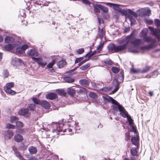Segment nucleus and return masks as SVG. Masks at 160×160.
I'll use <instances>...</instances> for the list:
<instances>
[{"label": "nucleus", "mask_w": 160, "mask_h": 160, "mask_svg": "<svg viewBox=\"0 0 160 160\" xmlns=\"http://www.w3.org/2000/svg\"><path fill=\"white\" fill-rule=\"evenodd\" d=\"M130 37V36H128L125 39L123 40L122 42L125 43L124 44L117 46H116L113 43L109 44L108 47V50L112 52H118L126 50L127 45L128 43L129 39Z\"/></svg>", "instance_id": "1"}, {"label": "nucleus", "mask_w": 160, "mask_h": 160, "mask_svg": "<svg viewBox=\"0 0 160 160\" xmlns=\"http://www.w3.org/2000/svg\"><path fill=\"white\" fill-rule=\"evenodd\" d=\"M143 41L145 42H150V43L149 45L143 47L142 48V49H149L155 47L156 46V40L152 39L151 37L146 36L143 38Z\"/></svg>", "instance_id": "2"}, {"label": "nucleus", "mask_w": 160, "mask_h": 160, "mask_svg": "<svg viewBox=\"0 0 160 160\" xmlns=\"http://www.w3.org/2000/svg\"><path fill=\"white\" fill-rule=\"evenodd\" d=\"M14 83L11 82L6 84V86L4 88V89L5 92L11 95H14L16 93L15 91L11 89V88L14 86Z\"/></svg>", "instance_id": "3"}, {"label": "nucleus", "mask_w": 160, "mask_h": 160, "mask_svg": "<svg viewBox=\"0 0 160 160\" xmlns=\"http://www.w3.org/2000/svg\"><path fill=\"white\" fill-rule=\"evenodd\" d=\"M149 28L152 34L155 36L158 41H160V29H154L152 27H149Z\"/></svg>", "instance_id": "4"}, {"label": "nucleus", "mask_w": 160, "mask_h": 160, "mask_svg": "<svg viewBox=\"0 0 160 160\" xmlns=\"http://www.w3.org/2000/svg\"><path fill=\"white\" fill-rule=\"evenodd\" d=\"M132 34H131L130 36H130V37L129 39V41L128 42H130V43L133 45L135 47H138L140 44L142 43V41L141 39H136L132 41H131L130 40L132 38Z\"/></svg>", "instance_id": "5"}, {"label": "nucleus", "mask_w": 160, "mask_h": 160, "mask_svg": "<svg viewBox=\"0 0 160 160\" xmlns=\"http://www.w3.org/2000/svg\"><path fill=\"white\" fill-rule=\"evenodd\" d=\"M118 109L120 114L123 118H126L128 115V112L121 105H118Z\"/></svg>", "instance_id": "6"}, {"label": "nucleus", "mask_w": 160, "mask_h": 160, "mask_svg": "<svg viewBox=\"0 0 160 160\" xmlns=\"http://www.w3.org/2000/svg\"><path fill=\"white\" fill-rule=\"evenodd\" d=\"M107 5L110 7H113L115 10L117 11L120 12L122 13L124 12L123 10H122L120 8L121 6L119 5L109 2L107 3Z\"/></svg>", "instance_id": "7"}, {"label": "nucleus", "mask_w": 160, "mask_h": 160, "mask_svg": "<svg viewBox=\"0 0 160 160\" xmlns=\"http://www.w3.org/2000/svg\"><path fill=\"white\" fill-rule=\"evenodd\" d=\"M23 63L20 59L16 58H13L11 61V64L13 66H18L22 65Z\"/></svg>", "instance_id": "8"}, {"label": "nucleus", "mask_w": 160, "mask_h": 160, "mask_svg": "<svg viewBox=\"0 0 160 160\" xmlns=\"http://www.w3.org/2000/svg\"><path fill=\"white\" fill-rule=\"evenodd\" d=\"M32 60H34L35 61L37 62L39 65L44 67L47 64V62L45 61H44L41 58H36L34 57L32 58Z\"/></svg>", "instance_id": "9"}, {"label": "nucleus", "mask_w": 160, "mask_h": 160, "mask_svg": "<svg viewBox=\"0 0 160 160\" xmlns=\"http://www.w3.org/2000/svg\"><path fill=\"white\" fill-rule=\"evenodd\" d=\"M13 133L12 130H8L4 132V138L5 139L8 140L10 139L13 136Z\"/></svg>", "instance_id": "10"}, {"label": "nucleus", "mask_w": 160, "mask_h": 160, "mask_svg": "<svg viewBox=\"0 0 160 160\" xmlns=\"http://www.w3.org/2000/svg\"><path fill=\"white\" fill-rule=\"evenodd\" d=\"M103 98L104 100H106L109 102H112V103L114 104V105H116L118 107V105H120L118 103V102H117L112 97H103Z\"/></svg>", "instance_id": "11"}, {"label": "nucleus", "mask_w": 160, "mask_h": 160, "mask_svg": "<svg viewBox=\"0 0 160 160\" xmlns=\"http://www.w3.org/2000/svg\"><path fill=\"white\" fill-rule=\"evenodd\" d=\"M18 113L20 115L28 117L29 114L28 108H22L19 111Z\"/></svg>", "instance_id": "12"}, {"label": "nucleus", "mask_w": 160, "mask_h": 160, "mask_svg": "<svg viewBox=\"0 0 160 160\" xmlns=\"http://www.w3.org/2000/svg\"><path fill=\"white\" fill-rule=\"evenodd\" d=\"M28 54L32 56H37L38 55V52L35 49H30L28 51Z\"/></svg>", "instance_id": "13"}, {"label": "nucleus", "mask_w": 160, "mask_h": 160, "mask_svg": "<svg viewBox=\"0 0 160 160\" xmlns=\"http://www.w3.org/2000/svg\"><path fill=\"white\" fill-rule=\"evenodd\" d=\"M79 82L82 85L85 87L88 86L90 83V82L88 80L85 79L80 80Z\"/></svg>", "instance_id": "14"}, {"label": "nucleus", "mask_w": 160, "mask_h": 160, "mask_svg": "<svg viewBox=\"0 0 160 160\" xmlns=\"http://www.w3.org/2000/svg\"><path fill=\"white\" fill-rule=\"evenodd\" d=\"M131 141L132 144L136 146L138 145L139 138L136 134V136L133 137L131 138Z\"/></svg>", "instance_id": "15"}, {"label": "nucleus", "mask_w": 160, "mask_h": 160, "mask_svg": "<svg viewBox=\"0 0 160 160\" xmlns=\"http://www.w3.org/2000/svg\"><path fill=\"white\" fill-rule=\"evenodd\" d=\"M46 98L51 100L55 99L57 98V95L54 93H50L47 94Z\"/></svg>", "instance_id": "16"}, {"label": "nucleus", "mask_w": 160, "mask_h": 160, "mask_svg": "<svg viewBox=\"0 0 160 160\" xmlns=\"http://www.w3.org/2000/svg\"><path fill=\"white\" fill-rule=\"evenodd\" d=\"M14 139L16 142H21L23 140V138L20 134H17L15 135Z\"/></svg>", "instance_id": "17"}, {"label": "nucleus", "mask_w": 160, "mask_h": 160, "mask_svg": "<svg viewBox=\"0 0 160 160\" xmlns=\"http://www.w3.org/2000/svg\"><path fill=\"white\" fill-rule=\"evenodd\" d=\"M105 33L104 31L103 28L101 29L100 27H98V37L102 39Z\"/></svg>", "instance_id": "18"}, {"label": "nucleus", "mask_w": 160, "mask_h": 160, "mask_svg": "<svg viewBox=\"0 0 160 160\" xmlns=\"http://www.w3.org/2000/svg\"><path fill=\"white\" fill-rule=\"evenodd\" d=\"M113 85L115 87V89L112 92L113 93L117 92L119 89V83L118 80L116 79H114L113 81Z\"/></svg>", "instance_id": "19"}, {"label": "nucleus", "mask_w": 160, "mask_h": 160, "mask_svg": "<svg viewBox=\"0 0 160 160\" xmlns=\"http://www.w3.org/2000/svg\"><path fill=\"white\" fill-rule=\"evenodd\" d=\"M41 104L45 109H48L50 107V103L46 101H43L42 102Z\"/></svg>", "instance_id": "20"}, {"label": "nucleus", "mask_w": 160, "mask_h": 160, "mask_svg": "<svg viewBox=\"0 0 160 160\" xmlns=\"http://www.w3.org/2000/svg\"><path fill=\"white\" fill-rule=\"evenodd\" d=\"M28 150L30 153L32 154H35L37 151V148L33 146L29 147Z\"/></svg>", "instance_id": "21"}, {"label": "nucleus", "mask_w": 160, "mask_h": 160, "mask_svg": "<svg viewBox=\"0 0 160 160\" xmlns=\"http://www.w3.org/2000/svg\"><path fill=\"white\" fill-rule=\"evenodd\" d=\"M66 64V62L64 60L60 61L57 63V65L59 68L63 67Z\"/></svg>", "instance_id": "22"}, {"label": "nucleus", "mask_w": 160, "mask_h": 160, "mask_svg": "<svg viewBox=\"0 0 160 160\" xmlns=\"http://www.w3.org/2000/svg\"><path fill=\"white\" fill-rule=\"evenodd\" d=\"M148 32V29L146 28L143 29L141 32L140 37L142 38H143L146 36Z\"/></svg>", "instance_id": "23"}, {"label": "nucleus", "mask_w": 160, "mask_h": 160, "mask_svg": "<svg viewBox=\"0 0 160 160\" xmlns=\"http://www.w3.org/2000/svg\"><path fill=\"white\" fill-rule=\"evenodd\" d=\"M75 123L74 122H72V123H70V124L69 125L70 126H71V125H72V128L66 129L65 130H65L66 132L67 131H68L69 132H71L72 129L75 130L77 126L75 124Z\"/></svg>", "instance_id": "24"}, {"label": "nucleus", "mask_w": 160, "mask_h": 160, "mask_svg": "<svg viewBox=\"0 0 160 160\" xmlns=\"http://www.w3.org/2000/svg\"><path fill=\"white\" fill-rule=\"evenodd\" d=\"M14 45L12 44H8L6 45L5 48L7 51H10L15 47Z\"/></svg>", "instance_id": "25"}, {"label": "nucleus", "mask_w": 160, "mask_h": 160, "mask_svg": "<svg viewBox=\"0 0 160 160\" xmlns=\"http://www.w3.org/2000/svg\"><path fill=\"white\" fill-rule=\"evenodd\" d=\"M67 92L71 96H73L76 92V91L72 87L68 88L67 89Z\"/></svg>", "instance_id": "26"}, {"label": "nucleus", "mask_w": 160, "mask_h": 160, "mask_svg": "<svg viewBox=\"0 0 160 160\" xmlns=\"http://www.w3.org/2000/svg\"><path fill=\"white\" fill-rule=\"evenodd\" d=\"M5 41L7 43H11L14 41V39L12 37L7 36L5 38Z\"/></svg>", "instance_id": "27"}, {"label": "nucleus", "mask_w": 160, "mask_h": 160, "mask_svg": "<svg viewBox=\"0 0 160 160\" xmlns=\"http://www.w3.org/2000/svg\"><path fill=\"white\" fill-rule=\"evenodd\" d=\"M94 10L95 12L100 13V5L96 4L93 6Z\"/></svg>", "instance_id": "28"}, {"label": "nucleus", "mask_w": 160, "mask_h": 160, "mask_svg": "<svg viewBox=\"0 0 160 160\" xmlns=\"http://www.w3.org/2000/svg\"><path fill=\"white\" fill-rule=\"evenodd\" d=\"M104 43V42L103 41H101L100 42L99 45L97 47V49L98 51V53H100L101 51L102 50V47Z\"/></svg>", "instance_id": "29"}, {"label": "nucleus", "mask_w": 160, "mask_h": 160, "mask_svg": "<svg viewBox=\"0 0 160 160\" xmlns=\"http://www.w3.org/2000/svg\"><path fill=\"white\" fill-rule=\"evenodd\" d=\"M130 72L132 73H137L140 72V70L138 69L132 68L130 69Z\"/></svg>", "instance_id": "30"}, {"label": "nucleus", "mask_w": 160, "mask_h": 160, "mask_svg": "<svg viewBox=\"0 0 160 160\" xmlns=\"http://www.w3.org/2000/svg\"><path fill=\"white\" fill-rule=\"evenodd\" d=\"M150 67L148 66H146L143 68L142 70L140 71V73H146L150 71Z\"/></svg>", "instance_id": "31"}, {"label": "nucleus", "mask_w": 160, "mask_h": 160, "mask_svg": "<svg viewBox=\"0 0 160 160\" xmlns=\"http://www.w3.org/2000/svg\"><path fill=\"white\" fill-rule=\"evenodd\" d=\"M15 156L18 157L20 160H24V158L22 156L21 154L17 151H15Z\"/></svg>", "instance_id": "32"}, {"label": "nucleus", "mask_w": 160, "mask_h": 160, "mask_svg": "<svg viewBox=\"0 0 160 160\" xmlns=\"http://www.w3.org/2000/svg\"><path fill=\"white\" fill-rule=\"evenodd\" d=\"M16 52L17 54H18L23 53L24 51L21 47H18L16 49Z\"/></svg>", "instance_id": "33"}, {"label": "nucleus", "mask_w": 160, "mask_h": 160, "mask_svg": "<svg viewBox=\"0 0 160 160\" xmlns=\"http://www.w3.org/2000/svg\"><path fill=\"white\" fill-rule=\"evenodd\" d=\"M151 14V11L149 9H147L143 12V16H149Z\"/></svg>", "instance_id": "34"}, {"label": "nucleus", "mask_w": 160, "mask_h": 160, "mask_svg": "<svg viewBox=\"0 0 160 160\" xmlns=\"http://www.w3.org/2000/svg\"><path fill=\"white\" fill-rule=\"evenodd\" d=\"M131 153L133 156L137 155V152L135 148H132L131 149Z\"/></svg>", "instance_id": "35"}, {"label": "nucleus", "mask_w": 160, "mask_h": 160, "mask_svg": "<svg viewBox=\"0 0 160 160\" xmlns=\"http://www.w3.org/2000/svg\"><path fill=\"white\" fill-rule=\"evenodd\" d=\"M35 108V104H29L28 107L27 108H28V110L31 111L34 110Z\"/></svg>", "instance_id": "36"}, {"label": "nucleus", "mask_w": 160, "mask_h": 160, "mask_svg": "<svg viewBox=\"0 0 160 160\" xmlns=\"http://www.w3.org/2000/svg\"><path fill=\"white\" fill-rule=\"evenodd\" d=\"M90 66V63H87V64L82 66L80 67V69L82 70H85L89 68Z\"/></svg>", "instance_id": "37"}, {"label": "nucleus", "mask_w": 160, "mask_h": 160, "mask_svg": "<svg viewBox=\"0 0 160 160\" xmlns=\"http://www.w3.org/2000/svg\"><path fill=\"white\" fill-rule=\"evenodd\" d=\"M66 82L71 83L74 82V79L70 78H66L65 79Z\"/></svg>", "instance_id": "38"}, {"label": "nucleus", "mask_w": 160, "mask_h": 160, "mask_svg": "<svg viewBox=\"0 0 160 160\" xmlns=\"http://www.w3.org/2000/svg\"><path fill=\"white\" fill-rule=\"evenodd\" d=\"M89 96L91 98L93 99H96L98 97V95L95 93L93 92H90L89 93Z\"/></svg>", "instance_id": "39"}, {"label": "nucleus", "mask_w": 160, "mask_h": 160, "mask_svg": "<svg viewBox=\"0 0 160 160\" xmlns=\"http://www.w3.org/2000/svg\"><path fill=\"white\" fill-rule=\"evenodd\" d=\"M127 118L128 121L129 122V123L130 125H132L133 123V120L132 119L131 116H129L128 115H127V117H126Z\"/></svg>", "instance_id": "40"}, {"label": "nucleus", "mask_w": 160, "mask_h": 160, "mask_svg": "<svg viewBox=\"0 0 160 160\" xmlns=\"http://www.w3.org/2000/svg\"><path fill=\"white\" fill-rule=\"evenodd\" d=\"M100 9L104 12H107L108 11L107 8L101 5H100Z\"/></svg>", "instance_id": "41"}, {"label": "nucleus", "mask_w": 160, "mask_h": 160, "mask_svg": "<svg viewBox=\"0 0 160 160\" xmlns=\"http://www.w3.org/2000/svg\"><path fill=\"white\" fill-rule=\"evenodd\" d=\"M58 94L61 96H65V92L64 90L61 89H58L57 91Z\"/></svg>", "instance_id": "42"}, {"label": "nucleus", "mask_w": 160, "mask_h": 160, "mask_svg": "<svg viewBox=\"0 0 160 160\" xmlns=\"http://www.w3.org/2000/svg\"><path fill=\"white\" fill-rule=\"evenodd\" d=\"M94 54V53H92L91 54H90L89 53H87L86 55L85 56H87V55H88L89 57L88 58L85 60H84L82 61V63H84L85 62H86V61H88L89 59V58H90Z\"/></svg>", "instance_id": "43"}, {"label": "nucleus", "mask_w": 160, "mask_h": 160, "mask_svg": "<svg viewBox=\"0 0 160 160\" xmlns=\"http://www.w3.org/2000/svg\"><path fill=\"white\" fill-rule=\"evenodd\" d=\"M112 70L114 73H117L119 72V68L116 67H113L112 68Z\"/></svg>", "instance_id": "44"}, {"label": "nucleus", "mask_w": 160, "mask_h": 160, "mask_svg": "<svg viewBox=\"0 0 160 160\" xmlns=\"http://www.w3.org/2000/svg\"><path fill=\"white\" fill-rule=\"evenodd\" d=\"M16 126L18 127H20L22 128V127L23 126V123L20 121H17L16 122Z\"/></svg>", "instance_id": "45"}, {"label": "nucleus", "mask_w": 160, "mask_h": 160, "mask_svg": "<svg viewBox=\"0 0 160 160\" xmlns=\"http://www.w3.org/2000/svg\"><path fill=\"white\" fill-rule=\"evenodd\" d=\"M111 89L112 87H108L103 88L102 89V90L104 92H107L110 91L111 90Z\"/></svg>", "instance_id": "46"}, {"label": "nucleus", "mask_w": 160, "mask_h": 160, "mask_svg": "<svg viewBox=\"0 0 160 160\" xmlns=\"http://www.w3.org/2000/svg\"><path fill=\"white\" fill-rule=\"evenodd\" d=\"M32 100L35 103L37 104H41L42 102L40 100L35 98H33L32 99Z\"/></svg>", "instance_id": "47"}, {"label": "nucleus", "mask_w": 160, "mask_h": 160, "mask_svg": "<svg viewBox=\"0 0 160 160\" xmlns=\"http://www.w3.org/2000/svg\"><path fill=\"white\" fill-rule=\"evenodd\" d=\"M15 127V126L14 125L9 123L6 124V128H8L14 129Z\"/></svg>", "instance_id": "48"}, {"label": "nucleus", "mask_w": 160, "mask_h": 160, "mask_svg": "<svg viewBox=\"0 0 160 160\" xmlns=\"http://www.w3.org/2000/svg\"><path fill=\"white\" fill-rule=\"evenodd\" d=\"M53 124H54L56 126L57 130L58 132H60L62 130V129L60 128V127L61 126V125H59L58 123H56V124H55L54 122L52 123Z\"/></svg>", "instance_id": "49"}, {"label": "nucleus", "mask_w": 160, "mask_h": 160, "mask_svg": "<svg viewBox=\"0 0 160 160\" xmlns=\"http://www.w3.org/2000/svg\"><path fill=\"white\" fill-rule=\"evenodd\" d=\"M18 118L17 117L14 116H12L10 118V120L13 123L14 121L18 120Z\"/></svg>", "instance_id": "50"}, {"label": "nucleus", "mask_w": 160, "mask_h": 160, "mask_svg": "<svg viewBox=\"0 0 160 160\" xmlns=\"http://www.w3.org/2000/svg\"><path fill=\"white\" fill-rule=\"evenodd\" d=\"M16 133H21L22 134H23L24 133L25 131L22 129H17L16 131Z\"/></svg>", "instance_id": "51"}, {"label": "nucleus", "mask_w": 160, "mask_h": 160, "mask_svg": "<svg viewBox=\"0 0 160 160\" xmlns=\"http://www.w3.org/2000/svg\"><path fill=\"white\" fill-rule=\"evenodd\" d=\"M128 17L130 20V21L131 22V23H135V20L134 18H133V17L131 16V15H129L128 16Z\"/></svg>", "instance_id": "52"}, {"label": "nucleus", "mask_w": 160, "mask_h": 160, "mask_svg": "<svg viewBox=\"0 0 160 160\" xmlns=\"http://www.w3.org/2000/svg\"><path fill=\"white\" fill-rule=\"evenodd\" d=\"M84 49L81 48L78 49L76 51L79 54H81L84 52Z\"/></svg>", "instance_id": "53"}, {"label": "nucleus", "mask_w": 160, "mask_h": 160, "mask_svg": "<svg viewBox=\"0 0 160 160\" xmlns=\"http://www.w3.org/2000/svg\"><path fill=\"white\" fill-rule=\"evenodd\" d=\"M128 11L129 13H130L131 14V15H132L134 17H136L137 16V15L136 14V13L135 12H133L132 10L129 9L128 10Z\"/></svg>", "instance_id": "54"}, {"label": "nucleus", "mask_w": 160, "mask_h": 160, "mask_svg": "<svg viewBox=\"0 0 160 160\" xmlns=\"http://www.w3.org/2000/svg\"><path fill=\"white\" fill-rule=\"evenodd\" d=\"M55 63L54 61H52V62H50L47 65V67L49 68H52L53 65Z\"/></svg>", "instance_id": "55"}, {"label": "nucleus", "mask_w": 160, "mask_h": 160, "mask_svg": "<svg viewBox=\"0 0 160 160\" xmlns=\"http://www.w3.org/2000/svg\"><path fill=\"white\" fill-rule=\"evenodd\" d=\"M129 52L133 53H137L138 51L137 50L135 49H133L132 48H129L128 49Z\"/></svg>", "instance_id": "56"}, {"label": "nucleus", "mask_w": 160, "mask_h": 160, "mask_svg": "<svg viewBox=\"0 0 160 160\" xmlns=\"http://www.w3.org/2000/svg\"><path fill=\"white\" fill-rule=\"evenodd\" d=\"M155 24L157 26H160V21L158 19H155L154 20Z\"/></svg>", "instance_id": "57"}, {"label": "nucleus", "mask_w": 160, "mask_h": 160, "mask_svg": "<svg viewBox=\"0 0 160 160\" xmlns=\"http://www.w3.org/2000/svg\"><path fill=\"white\" fill-rule=\"evenodd\" d=\"M3 76L5 78H7L8 75V72L7 70H4L3 71Z\"/></svg>", "instance_id": "58"}, {"label": "nucleus", "mask_w": 160, "mask_h": 160, "mask_svg": "<svg viewBox=\"0 0 160 160\" xmlns=\"http://www.w3.org/2000/svg\"><path fill=\"white\" fill-rule=\"evenodd\" d=\"M79 1H81L82 2L85 4H90L91 3L88 0H79Z\"/></svg>", "instance_id": "59"}, {"label": "nucleus", "mask_w": 160, "mask_h": 160, "mask_svg": "<svg viewBox=\"0 0 160 160\" xmlns=\"http://www.w3.org/2000/svg\"><path fill=\"white\" fill-rule=\"evenodd\" d=\"M132 127V131L134 132L136 134V130L135 127L133 125V123L132 125H130Z\"/></svg>", "instance_id": "60"}, {"label": "nucleus", "mask_w": 160, "mask_h": 160, "mask_svg": "<svg viewBox=\"0 0 160 160\" xmlns=\"http://www.w3.org/2000/svg\"><path fill=\"white\" fill-rule=\"evenodd\" d=\"M28 46L27 44H24L21 47L22 49V50H23L24 52L26 49H27L28 48Z\"/></svg>", "instance_id": "61"}, {"label": "nucleus", "mask_w": 160, "mask_h": 160, "mask_svg": "<svg viewBox=\"0 0 160 160\" xmlns=\"http://www.w3.org/2000/svg\"><path fill=\"white\" fill-rule=\"evenodd\" d=\"M83 58V57H81L80 58H77V59H76V60L75 61V63H78V62H80V61H81L82 60Z\"/></svg>", "instance_id": "62"}, {"label": "nucleus", "mask_w": 160, "mask_h": 160, "mask_svg": "<svg viewBox=\"0 0 160 160\" xmlns=\"http://www.w3.org/2000/svg\"><path fill=\"white\" fill-rule=\"evenodd\" d=\"M158 75V72L156 71H155L153 72L152 75L153 77H156Z\"/></svg>", "instance_id": "63"}, {"label": "nucleus", "mask_w": 160, "mask_h": 160, "mask_svg": "<svg viewBox=\"0 0 160 160\" xmlns=\"http://www.w3.org/2000/svg\"><path fill=\"white\" fill-rule=\"evenodd\" d=\"M105 63L107 64H108L109 65H111L112 64V62L110 60L106 61Z\"/></svg>", "instance_id": "64"}]
</instances>
